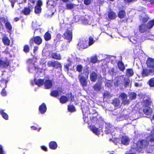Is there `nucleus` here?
I'll return each instance as SVG.
<instances>
[{
  "instance_id": "49",
  "label": "nucleus",
  "mask_w": 154,
  "mask_h": 154,
  "mask_svg": "<svg viewBox=\"0 0 154 154\" xmlns=\"http://www.w3.org/2000/svg\"><path fill=\"white\" fill-rule=\"evenodd\" d=\"M90 118L91 119V122L93 123L97 122V118L96 116H91Z\"/></svg>"
},
{
  "instance_id": "58",
  "label": "nucleus",
  "mask_w": 154,
  "mask_h": 154,
  "mask_svg": "<svg viewBox=\"0 0 154 154\" xmlns=\"http://www.w3.org/2000/svg\"><path fill=\"white\" fill-rule=\"evenodd\" d=\"M24 51L25 52H28L29 51V46L28 45L25 46L24 47Z\"/></svg>"
},
{
  "instance_id": "43",
  "label": "nucleus",
  "mask_w": 154,
  "mask_h": 154,
  "mask_svg": "<svg viewBox=\"0 0 154 154\" xmlns=\"http://www.w3.org/2000/svg\"><path fill=\"white\" fill-rule=\"evenodd\" d=\"M83 22L85 24H90L91 23V21L89 20V19L87 17H85L83 19Z\"/></svg>"
},
{
  "instance_id": "45",
  "label": "nucleus",
  "mask_w": 154,
  "mask_h": 154,
  "mask_svg": "<svg viewBox=\"0 0 154 154\" xmlns=\"http://www.w3.org/2000/svg\"><path fill=\"white\" fill-rule=\"evenodd\" d=\"M68 109V111L71 112H75V110L74 107L72 105L69 106Z\"/></svg>"
},
{
  "instance_id": "27",
  "label": "nucleus",
  "mask_w": 154,
  "mask_h": 154,
  "mask_svg": "<svg viewBox=\"0 0 154 154\" xmlns=\"http://www.w3.org/2000/svg\"><path fill=\"white\" fill-rule=\"evenodd\" d=\"M2 41L5 45H10V41L6 36H4L3 37Z\"/></svg>"
},
{
  "instance_id": "40",
  "label": "nucleus",
  "mask_w": 154,
  "mask_h": 154,
  "mask_svg": "<svg viewBox=\"0 0 154 154\" xmlns=\"http://www.w3.org/2000/svg\"><path fill=\"white\" fill-rule=\"evenodd\" d=\"M130 80L128 77L125 78L124 79V83L125 87H126L129 84Z\"/></svg>"
},
{
  "instance_id": "61",
  "label": "nucleus",
  "mask_w": 154,
  "mask_h": 154,
  "mask_svg": "<svg viewBox=\"0 0 154 154\" xmlns=\"http://www.w3.org/2000/svg\"><path fill=\"white\" fill-rule=\"evenodd\" d=\"M0 154H5L3 150V147L2 145H0Z\"/></svg>"
},
{
  "instance_id": "21",
  "label": "nucleus",
  "mask_w": 154,
  "mask_h": 154,
  "mask_svg": "<svg viewBox=\"0 0 154 154\" xmlns=\"http://www.w3.org/2000/svg\"><path fill=\"white\" fill-rule=\"evenodd\" d=\"M39 110L41 113L44 114L46 111V107L45 104L44 103L42 104L39 107Z\"/></svg>"
},
{
  "instance_id": "5",
  "label": "nucleus",
  "mask_w": 154,
  "mask_h": 154,
  "mask_svg": "<svg viewBox=\"0 0 154 154\" xmlns=\"http://www.w3.org/2000/svg\"><path fill=\"white\" fill-rule=\"evenodd\" d=\"M78 45L80 48L83 49L87 48L88 47V42L85 40H80Z\"/></svg>"
},
{
  "instance_id": "48",
  "label": "nucleus",
  "mask_w": 154,
  "mask_h": 154,
  "mask_svg": "<svg viewBox=\"0 0 154 154\" xmlns=\"http://www.w3.org/2000/svg\"><path fill=\"white\" fill-rule=\"evenodd\" d=\"M103 97L104 98H109L111 97V96L109 92L106 91L104 93Z\"/></svg>"
},
{
  "instance_id": "12",
  "label": "nucleus",
  "mask_w": 154,
  "mask_h": 154,
  "mask_svg": "<svg viewBox=\"0 0 154 154\" xmlns=\"http://www.w3.org/2000/svg\"><path fill=\"white\" fill-rule=\"evenodd\" d=\"M54 0H48L47 2L48 7L51 9L54 8L57 3Z\"/></svg>"
},
{
  "instance_id": "55",
  "label": "nucleus",
  "mask_w": 154,
  "mask_h": 154,
  "mask_svg": "<svg viewBox=\"0 0 154 154\" xmlns=\"http://www.w3.org/2000/svg\"><path fill=\"white\" fill-rule=\"evenodd\" d=\"M82 69V66L81 65H78L76 67L77 71L79 72H81Z\"/></svg>"
},
{
  "instance_id": "8",
  "label": "nucleus",
  "mask_w": 154,
  "mask_h": 154,
  "mask_svg": "<svg viewBox=\"0 0 154 154\" xmlns=\"http://www.w3.org/2000/svg\"><path fill=\"white\" fill-rule=\"evenodd\" d=\"M119 97L122 100L123 104L125 105L129 103V100L127 99V96L125 94L122 93Z\"/></svg>"
},
{
  "instance_id": "29",
  "label": "nucleus",
  "mask_w": 154,
  "mask_h": 154,
  "mask_svg": "<svg viewBox=\"0 0 154 154\" xmlns=\"http://www.w3.org/2000/svg\"><path fill=\"white\" fill-rule=\"evenodd\" d=\"M154 25V19L149 21L147 25H146L147 29H150L152 28Z\"/></svg>"
},
{
  "instance_id": "57",
  "label": "nucleus",
  "mask_w": 154,
  "mask_h": 154,
  "mask_svg": "<svg viewBox=\"0 0 154 154\" xmlns=\"http://www.w3.org/2000/svg\"><path fill=\"white\" fill-rule=\"evenodd\" d=\"M145 103L146 105H150L152 103V101L150 99L146 100H145Z\"/></svg>"
},
{
  "instance_id": "41",
  "label": "nucleus",
  "mask_w": 154,
  "mask_h": 154,
  "mask_svg": "<svg viewBox=\"0 0 154 154\" xmlns=\"http://www.w3.org/2000/svg\"><path fill=\"white\" fill-rule=\"evenodd\" d=\"M97 57L96 56H93L90 58V61L93 63H95L97 62Z\"/></svg>"
},
{
  "instance_id": "14",
  "label": "nucleus",
  "mask_w": 154,
  "mask_h": 154,
  "mask_svg": "<svg viewBox=\"0 0 154 154\" xmlns=\"http://www.w3.org/2000/svg\"><path fill=\"white\" fill-rule=\"evenodd\" d=\"M143 112L146 115L148 116L150 115L152 113V109L148 106H146L143 108Z\"/></svg>"
},
{
  "instance_id": "47",
  "label": "nucleus",
  "mask_w": 154,
  "mask_h": 154,
  "mask_svg": "<svg viewBox=\"0 0 154 154\" xmlns=\"http://www.w3.org/2000/svg\"><path fill=\"white\" fill-rule=\"evenodd\" d=\"M149 84L150 87H154V78L151 79L149 80Z\"/></svg>"
},
{
  "instance_id": "44",
  "label": "nucleus",
  "mask_w": 154,
  "mask_h": 154,
  "mask_svg": "<svg viewBox=\"0 0 154 154\" xmlns=\"http://www.w3.org/2000/svg\"><path fill=\"white\" fill-rule=\"evenodd\" d=\"M129 98L131 100H133L135 99L136 96V94L134 92L131 93L129 95Z\"/></svg>"
},
{
  "instance_id": "63",
  "label": "nucleus",
  "mask_w": 154,
  "mask_h": 154,
  "mask_svg": "<svg viewBox=\"0 0 154 154\" xmlns=\"http://www.w3.org/2000/svg\"><path fill=\"white\" fill-rule=\"evenodd\" d=\"M83 118L85 123H88V117H83Z\"/></svg>"
},
{
  "instance_id": "62",
  "label": "nucleus",
  "mask_w": 154,
  "mask_h": 154,
  "mask_svg": "<svg viewBox=\"0 0 154 154\" xmlns=\"http://www.w3.org/2000/svg\"><path fill=\"white\" fill-rule=\"evenodd\" d=\"M1 94L2 96H5L6 95V91H5L4 89H3L2 92H1Z\"/></svg>"
},
{
  "instance_id": "50",
  "label": "nucleus",
  "mask_w": 154,
  "mask_h": 154,
  "mask_svg": "<svg viewBox=\"0 0 154 154\" xmlns=\"http://www.w3.org/2000/svg\"><path fill=\"white\" fill-rule=\"evenodd\" d=\"M5 26L6 28L9 30H11L12 29V27L10 23L7 22L5 23Z\"/></svg>"
},
{
  "instance_id": "2",
  "label": "nucleus",
  "mask_w": 154,
  "mask_h": 154,
  "mask_svg": "<svg viewBox=\"0 0 154 154\" xmlns=\"http://www.w3.org/2000/svg\"><path fill=\"white\" fill-rule=\"evenodd\" d=\"M9 66V69L12 71L14 69V67L9 64V61L8 59L5 60H0V70L3 71V69H5Z\"/></svg>"
},
{
  "instance_id": "28",
  "label": "nucleus",
  "mask_w": 154,
  "mask_h": 154,
  "mask_svg": "<svg viewBox=\"0 0 154 154\" xmlns=\"http://www.w3.org/2000/svg\"><path fill=\"white\" fill-rule=\"evenodd\" d=\"M30 8H25L22 11V12L25 15H28L30 14Z\"/></svg>"
},
{
  "instance_id": "9",
  "label": "nucleus",
  "mask_w": 154,
  "mask_h": 154,
  "mask_svg": "<svg viewBox=\"0 0 154 154\" xmlns=\"http://www.w3.org/2000/svg\"><path fill=\"white\" fill-rule=\"evenodd\" d=\"M153 74H154V72H152V70L150 69H149L146 68L143 69L142 72V74L143 76H146L149 75Z\"/></svg>"
},
{
  "instance_id": "51",
  "label": "nucleus",
  "mask_w": 154,
  "mask_h": 154,
  "mask_svg": "<svg viewBox=\"0 0 154 154\" xmlns=\"http://www.w3.org/2000/svg\"><path fill=\"white\" fill-rule=\"evenodd\" d=\"M55 61H49L48 63V65L49 67H54Z\"/></svg>"
},
{
  "instance_id": "59",
  "label": "nucleus",
  "mask_w": 154,
  "mask_h": 154,
  "mask_svg": "<svg viewBox=\"0 0 154 154\" xmlns=\"http://www.w3.org/2000/svg\"><path fill=\"white\" fill-rule=\"evenodd\" d=\"M114 69L113 68H111L109 70V72L110 74L112 75H114L115 73Z\"/></svg>"
},
{
  "instance_id": "7",
  "label": "nucleus",
  "mask_w": 154,
  "mask_h": 154,
  "mask_svg": "<svg viewBox=\"0 0 154 154\" xmlns=\"http://www.w3.org/2000/svg\"><path fill=\"white\" fill-rule=\"evenodd\" d=\"M148 144V142L145 140H140L138 142L137 144H135L137 146L140 148V149L145 147Z\"/></svg>"
},
{
  "instance_id": "31",
  "label": "nucleus",
  "mask_w": 154,
  "mask_h": 154,
  "mask_svg": "<svg viewBox=\"0 0 154 154\" xmlns=\"http://www.w3.org/2000/svg\"><path fill=\"white\" fill-rule=\"evenodd\" d=\"M69 98L65 96H62L60 99V102L61 103H64L67 101L69 100Z\"/></svg>"
},
{
  "instance_id": "20",
  "label": "nucleus",
  "mask_w": 154,
  "mask_h": 154,
  "mask_svg": "<svg viewBox=\"0 0 154 154\" xmlns=\"http://www.w3.org/2000/svg\"><path fill=\"white\" fill-rule=\"evenodd\" d=\"M61 92L60 90L53 91H51V95L52 96L57 97L61 95Z\"/></svg>"
},
{
  "instance_id": "37",
  "label": "nucleus",
  "mask_w": 154,
  "mask_h": 154,
  "mask_svg": "<svg viewBox=\"0 0 154 154\" xmlns=\"http://www.w3.org/2000/svg\"><path fill=\"white\" fill-rule=\"evenodd\" d=\"M75 6V5L71 3H67L66 4V8L68 9H71L73 8Z\"/></svg>"
},
{
  "instance_id": "13",
  "label": "nucleus",
  "mask_w": 154,
  "mask_h": 154,
  "mask_svg": "<svg viewBox=\"0 0 154 154\" xmlns=\"http://www.w3.org/2000/svg\"><path fill=\"white\" fill-rule=\"evenodd\" d=\"M35 83L36 85L38 86H41L43 85L44 82V80L39 79H35L34 82H31L32 85H34V83Z\"/></svg>"
},
{
  "instance_id": "64",
  "label": "nucleus",
  "mask_w": 154,
  "mask_h": 154,
  "mask_svg": "<svg viewBox=\"0 0 154 154\" xmlns=\"http://www.w3.org/2000/svg\"><path fill=\"white\" fill-rule=\"evenodd\" d=\"M148 20L147 17H143L142 19V21L143 22H146Z\"/></svg>"
},
{
  "instance_id": "15",
  "label": "nucleus",
  "mask_w": 154,
  "mask_h": 154,
  "mask_svg": "<svg viewBox=\"0 0 154 154\" xmlns=\"http://www.w3.org/2000/svg\"><path fill=\"white\" fill-rule=\"evenodd\" d=\"M33 41L36 44L39 45L42 42V39L40 37L36 36L34 38H32L30 41V42H33Z\"/></svg>"
},
{
  "instance_id": "1",
  "label": "nucleus",
  "mask_w": 154,
  "mask_h": 154,
  "mask_svg": "<svg viewBox=\"0 0 154 154\" xmlns=\"http://www.w3.org/2000/svg\"><path fill=\"white\" fill-rule=\"evenodd\" d=\"M29 64V71L31 73L36 72L39 74L41 72V69L40 68H37L35 66L34 63L32 59H29L28 61Z\"/></svg>"
},
{
  "instance_id": "24",
  "label": "nucleus",
  "mask_w": 154,
  "mask_h": 154,
  "mask_svg": "<svg viewBox=\"0 0 154 154\" xmlns=\"http://www.w3.org/2000/svg\"><path fill=\"white\" fill-rule=\"evenodd\" d=\"M112 104L115 107H119L120 105V100L118 99H115L112 101Z\"/></svg>"
},
{
  "instance_id": "42",
  "label": "nucleus",
  "mask_w": 154,
  "mask_h": 154,
  "mask_svg": "<svg viewBox=\"0 0 154 154\" xmlns=\"http://www.w3.org/2000/svg\"><path fill=\"white\" fill-rule=\"evenodd\" d=\"M29 2L32 4L31 5V4L29 3L28 4V7L30 8L31 9H33L34 7V3L35 2V0H29Z\"/></svg>"
},
{
  "instance_id": "36",
  "label": "nucleus",
  "mask_w": 154,
  "mask_h": 154,
  "mask_svg": "<svg viewBox=\"0 0 154 154\" xmlns=\"http://www.w3.org/2000/svg\"><path fill=\"white\" fill-rule=\"evenodd\" d=\"M108 17L110 19H113L116 18V15L114 12H111L109 14Z\"/></svg>"
},
{
  "instance_id": "26",
  "label": "nucleus",
  "mask_w": 154,
  "mask_h": 154,
  "mask_svg": "<svg viewBox=\"0 0 154 154\" xmlns=\"http://www.w3.org/2000/svg\"><path fill=\"white\" fill-rule=\"evenodd\" d=\"M147 29L146 25L144 24H142L139 27V31L142 33L144 32Z\"/></svg>"
},
{
  "instance_id": "35",
  "label": "nucleus",
  "mask_w": 154,
  "mask_h": 154,
  "mask_svg": "<svg viewBox=\"0 0 154 154\" xmlns=\"http://www.w3.org/2000/svg\"><path fill=\"white\" fill-rule=\"evenodd\" d=\"M134 72L131 69H127L126 72V75L128 76H131L133 75Z\"/></svg>"
},
{
  "instance_id": "33",
  "label": "nucleus",
  "mask_w": 154,
  "mask_h": 154,
  "mask_svg": "<svg viewBox=\"0 0 154 154\" xmlns=\"http://www.w3.org/2000/svg\"><path fill=\"white\" fill-rule=\"evenodd\" d=\"M0 113L5 119L6 120L8 119V115L4 112V110H0Z\"/></svg>"
},
{
  "instance_id": "23",
  "label": "nucleus",
  "mask_w": 154,
  "mask_h": 154,
  "mask_svg": "<svg viewBox=\"0 0 154 154\" xmlns=\"http://www.w3.org/2000/svg\"><path fill=\"white\" fill-rule=\"evenodd\" d=\"M50 148L52 149H55L57 147V143L55 141H51L49 143Z\"/></svg>"
},
{
  "instance_id": "34",
  "label": "nucleus",
  "mask_w": 154,
  "mask_h": 154,
  "mask_svg": "<svg viewBox=\"0 0 154 154\" xmlns=\"http://www.w3.org/2000/svg\"><path fill=\"white\" fill-rule=\"evenodd\" d=\"M118 17L120 18H124L126 15L125 11H119L118 13Z\"/></svg>"
},
{
  "instance_id": "39",
  "label": "nucleus",
  "mask_w": 154,
  "mask_h": 154,
  "mask_svg": "<svg viewBox=\"0 0 154 154\" xmlns=\"http://www.w3.org/2000/svg\"><path fill=\"white\" fill-rule=\"evenodd\" d=\"M127 118V116H125L121 115L119 116L117 118V120L118 121H120L126 119Z\"/></svg>"
},
{
  "instance_id": "19",
  "label": "nucleus",
  "mask_w": 154,
  "mask_h": 154,
  "mask_svg": "<svg viewBox=\"0 0 154 154\" xmlns=\"http://www.w3.org/2000/svg\"><path fill=\"white\" fill-rule=\"evenodd\" d=\"M8 81L3 78L2 77H0V86L4 88H6V83Z\"/></svg>"
},
{
  "instance_id": "11",
  "label": "nucleus",
  "mask_w": 154,
  "mask_h": 154,
  "mask_svg": "<svg viewBox=\"0 0 154 154\" xmlns=\"http://www.w3.org/2000/svg\"><path fill=\"white\" fill-rule=\"evenodd\" d=\"M92 131L95 134L98 135L102 132V128H97L95 126H92L91 128Z\"/></svg>"
},
{
  "instance_id": "6",
  "label": "nucleus",
  "mask_w": 154,
  "mask_h": 154,
  "mask_svg": "<svg viewBox=\"0 0 154 154\" xmlns=\"http://www.w3.org/2000/svg\"><path fill=\"white\" fill-rule=\"evenodd\" d=\"M147 67L152 70V72H154V59L149 58L146 61Z\"/></svg>"
},
{
  "instance_id": "22",
  "label": "nucleus",
  "mask_w": 154,
  "mask_h": 154,
  "mask_svg": "<svg viewBox=\"0 0 154 154\" xmlns=\"http://www.w3.org/2000/svg\"><path fill=\"white\" fill-rule=\"evenodd\" d=\"M97 75L94 72H92L90 75V79L91 81L95 82L97 79Z\"/></svg>"
},
{
  "instance_id": "17",
  "label": "nucleus",
  "mask_w": 154,
  "mask_h": 154,
  "mask_svg": "<svg viewBox=\"0 0 154 154\" xmlns=\"http://www.w3.org/2000/svg\"><path fill=\"white\" fill-rule=\"evenodd\" d=\"M52 82L49 80H46L44 83V86L45 89H50L52 86Z\"/></svg>"
},
{
  "instance_id": "38",
  "label": "nucleus",
  "mask_w": 154,
  "mask_h": 154,
  "mask_svg": "<svg viewBox=\"0 0 154 154\" xmlns=\"http://www.w3.org/2000/svg\"><path fill=\"white\" fill-rule=\"evenodd\" d=\"M51 36L50 33L48 32H46L44 35V38L45 40L48 41L51 38Z\"/></svg>"
},
{
  "instance_id": "46",
  "label": "nucleus",
  "mask_w": 154,
  "mask_h": 154,
  "mask_svg": "<svg viewBox=\"0 0 154 154\" xmlns=\"http://www.w3.org/2000/svg\"><path fill=\"white\" fill-rule=\"evenodd\" d=\"M89 39V41L88 42V46L92 45L95 42V41L93 40V38L91 37H90Z\"/></svg>"
},
{
  "instance_id": "10",
  "label": "nucleus",
  "mask_w": 154,
  "mask_h": 154,
  "mask_svg": "<svg viewBox=\"0 0 154 154\" xmlns=\"http://www.w3.org/2000/svg\"><path fill=\"white\" fill-rule=\"evenodd\" d=\"M42 5V2L41 1L39 0L37 2V5L35 8V12L36 14H38L41 11V6Z\"/></svg>"
},
{
  "instance_id": "16",
  "label": "nucleus",
  "mask_w": 154,
  "mask_h": 154,
  "mask_svg": "<svg viewBox=\"0 0 154 154\" xmlns=\"http://www.w3.org/2000/svg\"><path fill=\"white\" fill-rule=\"evenodd\" d=\"M130 140L128 137L125 136H122L121 139L122 143L125 145H127L129 144Z\"/></svg>"
},
{
  "instance_id": "54",
  "label": "nucleus",
  "mask_w": 154,
  "mask_h": 154,
  "mask_svg": "<svg viewBox=\"0 0 154 154\" xmlns=\"http://www.w3.org/2000/svg\"><path fill=\"white\" fill-rule=\"evenodd\" d=\"M54 67H55L57 68H61V64L58 61H55Z\"/></svg>"
},
{
  "instance_id": "18",
  "label": "nucleus",
  "mask_w": 154,
  "mask_h": 154,
  "mask_svg": "<svg viewBox=\"0 0 154 154\" xmlns=\"http://www.w3.org/2000/svg\"><path fill=\"white\" fill-rule=\"evenodd\" d=\"M103 88L101 82L96 83L93 87V88L95 91H100Z\"/></svg>"
},
{
  "instance_id": "32",
  "label": "nucleus",
  "mask_w": 154,
  "mask_h": 154,
  "mask_svg": "<svg viewBox=\"0 0 154 154\" xmlns=\"http://www.w3.org/2000/svg\"><path fill=\"white\" fill-rule=\"evenodd\" d=\"M118 66L120 70L123 71L124 70L125 67L122 62L121 61L119 62L118 63Z\"/></svg>"
},
{
  "instance_id": "53",
  "label": "nucleus",
  "mask_w": 154,
  "mask_h": 154,
  "mask_svg": "<svg viewBox=\"0 0 154 154\" xmlns=\"http://www.w3.org/2000/svg\"><path fill=\"white\" fill-rule=\"evenodd\" d=\"M32 26L33 29H35L34 32L35 33L36 31L37 30V25L36 24V23L33 22L32 23Z\"/></svg>"
},
{
  "instance_id": "52",
  "label": "nucleus",
  "mask_w": 154,
  "mask_h": 154,
  "mask_svg": "<svg viewBox=\"0 0 154 154\" xmlns=\"http://www.w3.org/2000/svg\"><path fill=\"white\" fill-rule=\"evenodd\" d=\"M105 85L106 86L109 87L112 85V84L111 81H107L105 82Z\"/></svg>"
},
{
  "instance_id": "30",
  "label": "nucleus",
  "mask_w": 154,
  "mask_h": 154,
  "mask_svg": "<svg viewBox=\"0 0 154 154\" xmlns=\"http://www.w3.org/2000/svg\"><path fill=\"white\" fill-rule=\"evenodd\" d=\"M51 57L57 60H60L61 59V57L60 54L57 53H53L51 55Z\"/></svg>"
},
{
  "instance_id": "3",
  "label": "nucleus",
  "mask_w": 154,
  "mask_h": 154,
  "mask_svg": "<svg viewBox=\"0 0 154 154\" xmlns=\"http://www.w3.org/2000/svg\"><path fill=\"white\" fill-rule=\"evenodd\" d=\"M88 73L84 76L82 73H81L79 76V80L83 87L86 86L87 84V79L88 78Z\"/></svg>"
},
{
  "instance_id": "56",
  "label": "nucleus",
  "mask_w": 154,
  "mask_h": 154,
  "mask_svg": "<svg viewBox=\"0 0 154 154\" xmlns=\"http://www.w3.org/2000/svg\"><path fill=\"white\" fill-rule=\"evenodd\" d=\"M112 129V127H109L108 128H106V130L105 131V133L106 134L111 133L112 131H111V130Z\"/></svg>"
},
{
  "instance_id": "25",
  "label": "nucleus",
  "mask_w": 154,
  "mask_h": 154,
  "mask_svg": "<svg viewBox=\"0 0 154 154\" xmlns=\"http://www.w3.org/2000/svg\"><path fill=\"white\" fill-rule=\"evenodd\" d=\"M147 140L151 142H154V130L151 132V134L147 138Z\"/></svg>"
},
{
  "instance_id": "4",
  "label": "nucleus",
  "mask_w": 154,
  "mask_h": 154,
  "mask_svg": "<svg viewBox=\"0 0 154 154\" xmlns=\"http://www.w3.org/2000/svg\"><path fill=\"white\" fill-rule=\"evenodd\" d=\"M64 38L70 42L72 37V30L71 28L68 29L64 34Z\"/></svg>"
},
{
  "instance_id": "60",
  "label": "nucleus",
  "mask_w": 154,
  "mask_h": 154,
  "mask_svg": "<svg viewBox=\"0 0 154 154\" xmlns=\"http://www.w3.org/2000/svg\"><path fill=\"white\" fill-rule=\"evenodd\" d=\"M84 3L86 5H89L91 3V0H84Z\"/></svg>"
}]
</instances>
